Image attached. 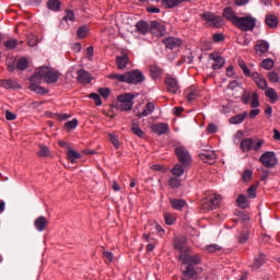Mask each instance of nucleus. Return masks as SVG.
<instances>
[{
  "instance_id": "f257e3e1",
  "label": "nucleus",
  "mask_w": 280,
  "mask_h": 280,
  "mask_svg": "<svg viewBox=\"0 0 280 280\" xmlns=\"http://www.w3.org/2000/svg\"><path fill=\"white\" fill-rule=\"evenodd\" d=\"M60 78V72L57 70L50 68V67H39L35 73L30 79V91H33V93H36L37 95H47L49 93V90L40 86L43 80L46 82V84H56Z\"/></svg>"
},
{
  "instance_id": "f03ea898",
  "label": "nucleus",
  "mask_w": 280,
  "mask_h": 280,
  "mask_svg": "<svg viewBox=\"0 0 280 280\" xmlns=\"http://www.w3.org/2000/svg\"><path fill=\"white\" fill-rule=\"evenodd\" d=\"M234 25L238 30H242V32H253V30H255L257 26V19L250 15L238 18L236 24Z\"/></svg>"
},
{
  "instance_id": "7ed1b4c3",
  "label": "nucleus",
  "mask_w": 280,
  "mask_h": 280,
  "mask_svg": "<svg viewBox=\"0 0 280 280\" xmlns=\"http://www.w3.org/2000/svg\"><path fill=\"white\" fill-rule=\"evenodd\" d=\"M135 96L132 94H122L117 97L116 108L121 112L132 110Z\"/></svg>"
},
{
  "instance_id": "20e7f679",
  "label": "nucleus",
  "mask_w": 280,
  "mask_h": 280,
  "mask_svg": "<svg viewBox=\"0 0 280 280\" xmlns=\"http://www.w3.org/2000/svg\"><path fill=\"white\" fill-rule=\"evenodd\" d=\"M259 162L264 167L271 170L272 167H277L279 160L277 159V154L272 151H267L262 153L259 158Z\"/></svg>"
},
{
  "instance_id": "39448f33",
  "label": "nucleus",
  "mask_w": 280,
  "mask_h": 280,
  "mask_svg": "<svg viewBox=\"0 0 280 280\" xmlns=\"http://www.w3.org/2000/svg\"><path fill=\"white\" fill-rule=\"evenodd\" d=\"M261 145H264V140H258L257 143H255L252 138H246L241 142V150L243 152H250V150L259 152Z\"/></svg>"
},
{
  "instance_id": "423d86ee",
  "label": "nucleus",
  "mask_w": 280,
  "mask_h": 280,
  "mask_svg": "<svg viewBox=\"0 0 280 280\" xmlns=\"http://www.w3.org/2000/svg\"><path fill=\"white\" fill-rule=\"evenodd\" d=\"M145 81V77L139 70H131L126 72L125 82L127 84H141V82Z\"/></svg>"
},
{
  "instance_id": "0eeeda50",
  "label": "nucleus",
  "mask_w": 280,
  "mask_h": 280,
  "mask_svg": "<svg viewBox=\"0 0 280 280\" xmlns=\"http://www.w3.org/2000/svg\"><path fill=\"white\" fill-rule=\"evenodd\" d=\"M175 153L179 163H182L184 167H187V165L191 163V154H189V151L185 147L179 145L175 148Z\"/></svg>"
},
{
  "instance_id": "6e6552de",
  "label": "nucleus",
  "mask_w": 280,
  "mask_h": 280,
  "mask_svg": "<svg viewBox=\"0 0 280 280\" xmlns=\"http://www.w3.org/2000/svg\"><path fill=\"white\" fill-rule=\"evenodd\" d=\"M179 261H182V266H198L200 264L201 258L198 255H189L187 252H182L178 257Z\"/></svg>"
},
{
  "instance_id": "1a4fd4ad",
  "label": "nucleus",
  "mask_w": 280,
  "mask_h": 280,
  "mask_svg": "<svg viewBox=\"0 0 280 280\" xmlns=\"http://www.w3.org/2000/svg\"><path fill=\"white\" fill-rule=\"evenodd\" d=\"M222 197L220 195H211L207 201H203L201 207L203 211H213L217 207H220Z\"/></svg>"
},
{
  "instance_id": "9d476101",
  "label": "nucleus",
  "mask_w": 280,
  "mask_h": 280,
  "mask_svg": "<svg viewBox=\"0 0 280 280\" xmlns=\"http://www.w3.org/2000/svg\"><path fill=\"white\" fill-rule=\"evenodd\" d=\"M209 60L212 62V69L213 71H218V69H222L224 67L226 60L220 52H212L209 55Z\"/></svg>"
},
{
  "instance_id": "9b49d317",
  "label": "nucleus",
  "mask_w": 280,
  "mask_h": 280,
  "mask_svg": "<svg viewBox=\"0 0 280 280\" xmlns=\"http://www.w3.org/2000/svg\"><path fill=\"white\" fill-rule=\"evenodd\" d=\"M187 246V236L185 235H179V236H175L173 240V248H175V250L179 252V255L182 253H185V248Z\"/></svg>"
},
{
  "instance_id": "f8f14e48",
  "label": "nucleus",
  "mask_w": 280,
  "mask_h": 280,
  "mask_svg": "<svg viewBox=\"0 0 280 280\" xmlns=\"http://www.w3.org/2000/svg\"><path fill=\"white\" fill-rule=\"evenodd\" d=\"M162 43L165 45L166 49L171 50L178 49V47L183 45V40L176 37H166L162 40Z\"/></svg>"
},
{
  "instance_id": "ddd939ff",
  "label": "nucleus",
  "mask_w": 280,
  "mask_h": 280,
  "mask_svg": "<svg viewBox=\"0 0 280 280\" xmlns=\"http://www.w3.org/2000/svg\"><path fill=\"white\" fill-rule=\"evenodd\" d=\"M249 78L254 80L256 86L261 91H266V89H268V81H266V78L261 77L258 72H253Z\"/></svg>"
},
{
  "instance_id": "4468645a",
  "label": "nucleus",
  "mask_w": 280,
  "mask_h": 280,
  "mask_svg": "<svg viewBox=\"0 0 280 280\" xmlns=\"http://www.w3.org/2000/svg\"><path fill=\"white\" fill-rule=\"evenodd\" d=\"M150 30L152 34H155V36H165L167 34V28H165V25L159 23L158 21H152Z\"/></svg>"
},
{
  "instance_id": "2eb2a0df",
  "label": "nucleus",
  "mask_w": 280,
  "mask_h": 280,
  "mask_svg": "<svg viewBox=\"0 0 280 280\" xmlns=\"http://www.w3.org/2000/svg\"><path fill=\"white\" fill-rule=\"evenodd\" d=\"M182 275L186 279H198V271H196V267L191 265H183Z\"/></svg>"
},
{
  "instance_id": "dca6fc26",
  "label": "nucleus",
  "mask_w": 280,
  "mask_h": 280,
  "mask_svg": "<svg viewBox=\"0 0 280 280\" xmlns=\"http://www.w3.org/2000/svg\"><path fill=\"white\" fill-rule=\"evenodd\" d=\"M222 14L223 18L226 19V21H230L232 25H235L240 19V16H236L235 11L231 7L224 8Z\"/></svg>"
},
{
  "instance_id": "f3484780",
  "label": "nucleus",
  "mask_w": 280,
  "mask_h": 280,
  "mask_svg": "<svg viewBox=\"0 0 280 280\" xmlns=\"http://www.w3.org/2000/svg\"><path fill=\"white\" fill-rule=\"evenodd\" d=\"M270 49V44L264 39H259L256 42L255 51L258 56H264V54L268 52Z\"/></svg>"
},
{
  "instance_id": "a211bd4d",
  "label": "nucleus",
  "mask_w": 280,
  "mask_h": 280,
  "mask_svg": "<svg viewBox=\"0 0 280 280\" xmlns=\"http://www.w3.org/2000/svg\"><path fill=\"white\" fill-rule=\"evenodd\" d=\"M199 159L203 161V163H208V165H213L215 163V152L213 151H205L199 154Z\"/></svg>"
},
{
  "instance_id": "6ab92c4d",
  "label": "nucleus",
  "mask_w": 280,
  "mask_h": 280,
  "mask_svg": "<svg viewBox=\"0 0 280 280\" xmlns=\"http://www.w3.org/2000/svg\"><path fill=\"white\" fill-rule=\"evenodd\" d=\"M165 85L168 93H178V81L172 77H166Z\"/></svg>"
},
{
  "instance_id": "aec40b11",
  "label": "nucleus",
  "mask_w": 280,
  "mask_h": 280,
  "mask_svg": "<svg viewBox=\"0 0 280 280\" xmlns=\"http://www.w3.org/2000/svg\"><path fill=\"white\" fill-rule=\"evenodd\" d=\"M77 73H78L77 80H78L79 84H90L91 83V80H92L91 73H89L86 70L81 69Z\"/></svg>"
},
{
  "instance_id": "412c9836",
  "label": "nucleus",
  "mask_w": 280,
  "mask_h": 280,
  "mask_svg": "<svg viewBox=\"0 0 280 280\" xmlns=\"http://www.w3.org/2000/svg\"><path fill=\"white\" fill-rule=\"evenodd\" d=\"M151 130L155 135H160V136L165 135L167 132V130H170V125H167L165 122L154 124L151 126Z\"/></svg>"
},
{
  "instance_id": "4be33fe9",
  "label": "nucleus",
  "mask_w": 280,
  "mask_h": 280,
  "mask_svg": "<svg viewBox=\"0 0 280 280\" xmlns=\"http://www.w3.org/2000/svg\"><path fill=\"white\" fill-rule=\"evenodd\" d=\"M49 224V221L45 217H38L34 221V226L37 231L43 232L45 229H47V225Z\"/></svg>"
},
{
  "instance_id": "5701e85b",
  "label": "nucleus",
  "mask_w": 280,
  "mask_h": 280,
  "mask_svg": "<svg viewBox=\"0 0 280 280\" xmlns=\"http://www.w3.org/2000/svg\"><path fill=\"white\" fill-rule=\"evenodd\" d=\"M129 61H130V58L126 54H124L122 56L116 57V65H117V68L120 70L126 69V67H128Z\"/></svg>"
},
{
  "instance_id": "b1692460",
  "label": "nucleus",
  "mask_w": 280,
  "mask_h": 280,
  "mask_svg": "<svg viewBox=\"0 0 280 280\" xmlns=\"http://www.w3.org/2000/svg\"><path fill=\"white\" fill-rule=\"evenodd\" d=\"M154 103H147L144 109L141 113H138L137 117H139V119H141V117H148L154 113Z\"/></svg>"
},
{
  "instance_id": "393cba45",
  "label": "nucleus",
  "mask_w": 280,
  "mask_h": 280,
  "mask_svg": "<svg viewBox=\"0 0 280 280\" xmlns=\"http://www.w3.org/2000/svg\"><path fill=\"white\" fill-rule=\"evenodd\" d=\"M266 264V254L259 253V255L255 258L254 264L252 265V268L254 270H259L260 266H264Z\"/></svg>"
},
{
  "instance_id": "a878e982",
  "label": "nucleus",
  "mask_w": 280,
  "mask_h": 280,
  "mask_svg": "<svg viewBox=\"0 0 280 280\" xmlns=\"http://www.w3.org/2000/svg\"><path fill=\"white\" fill-rule=\"evenodd\" d=\"M0 86H3V89H21V85L14 81V80H0Z\"/></svg>"
},
{
  "instance_id": "bb28decb",
  "label": "nucleus",
  "mask_w": 280,
  "mask_h": 280,
  "mask_svg": "<svg viewBox=\"0 0 280 280\" xmlns=\"http://www.w3.org/2000/svg\"><path fill=\"white\" fill-rule=\"evenodd\" d=\"M265 95H266V97H268L270 100L271 104L279 102V95L277 94V91H275V89H272V88H268L265 91Z\"/></svg>"
},
{
  "instance_id": "cd10ccee",
  "label": "nucleus",
  "mask_w": 280,
  "mask_h": 280,
  "mask_svg": "<svg viewBox=\"0 0 280 280\" xmlns=\"http://www.w3.org/2000/svg\"><path fill=\"white\" fill-rule=\"evenodd\" d=\"M136 27L139 34H148V32L150 31V25H148V22L145 21H139L136 24Z\"/></svg>"
},
{
  "instance_id": "c85d7f7f",
  "label": "nucleus",
  "mask_w": 280,
  "mask_h": 280,
  "mask_svg": "<svg viewBox=\"0 0 280 280\" xmlns=\"http://www.w3.org/2000/svg\"><path fill=\"white\" fill-rule=\"evenodd\" d=\"M67 156H68V161H70V163H75L77 159H82V155H80V153H78V151L73 150L72 148H70L67 151Z\"/></svg>"
},
{
  "instance_id": "c756f323",
  "label": "nucleus",
  "mask_w": 280,
  "mask_h": 280,
  "mask_svg": "<svg viewBox=\"0 0 280 280\" xmlns=\"http://www.w3.org/2000/svg\"><path fill=\"white\" fill-rule=\"evenodd\" d=\"M246 117H248V113L244 112L234 117H231L230 124H234V125L242 124L244 121V119H246Z\"/></svg>"
},
{
  "instance_id": "7c9ffc66",
  "label": "nucleus",
  "mask_w": 280,
  "mask_h": 280,
  "mask_svg": "<svg viewBox=\"0 0 280 280\" xmlns=\"http://www.w3.org/2000/svg\"><path fill=\"white\" fill-rule=\"evenodd\" d=\"M171 205L173 209H176L177 211H182L183 208H185V205H187V201L184 199H173L171 200Z\"/></svg>"
},
{
  "instance_id": "2f4dec72",
  "label": "nucleus",
  "mask_w": 280,
  "mask_h": 280,
  "mask_svg": "<svg viewBox=\"0 0 280 280\" xmlns=\"http://www.w3.org/2000/svg\"><path fill=\"white\" fill-rule=\"evenodd\" d=\"M265 21L268 27L271 28H275L279 25V20L275 15H267Z\"/></svg>"
},
{
  "instance_id": "473e14b6",
  "label": "nucleus",
  "mask_w": 280,
  "mask_h": 280,
  "mask_svg": "<svg viewBox=\"0 0 280 280\" xmlns=\"http://www.w3.org/2000/svg\"><path fill=\"white\" fill-rule=\"evenodd\" d=\"M185 0H162V5L164 8H176V5H180Z\"/></svg>"
},
{
  "instance_id": "72a5a7b5",
  "label": "nucleus",
  "mask_w": 280,
  "mask_h": 280,
  "mask_svg": "<svg viewBox=\"0 0 280 280\" xmlns=\"http://www.w3.org/2000/svg\"><path fill=\"white\" fill-rule=\"evenodd\" d=\"M237 207L241 209H247L248 208V199L245 197V195H240L236 199Z\"/></svg>"
},
{
  "instance_id": "f704fd0d",
  "label": "nucleus",
  "mask_w": 280,
  "mask_h": 280,
  "mask_svg": "<svg viewBox=\"0 0 280 280\" xmlns=\"http://www.w3.org/2000/svg\"><path fill=\"white\" fill-rule=\"evenodd\" d=\"M51 155V151L45 144H39V151L37 152V156L47 158Z\"/></svg>"
},
{
  "instance_id": "c9c22d12",
  "label": "nucleus",
  "mask_w": 280,
  "mask_h": 280,
  "mask_svg": "<svg viewBox=\"0 0 280 280\" xmlns=\"http://www.w3.org/2000/svg\"><path fill=\"white\" fill-rule=\"evenodd\" d=\"M150 73H151V78H153V80H156V79L161 78L163 70H161V68H159L158 66H151Z\"/></svg>"
},
{
  "instance_id": "e433bc0d",
  "label": "nucleus",
  "mask_w": 280,
  "mask_h": 280,
  "mask_svg": "<svg viewBox=\"0 0 280 280\" xmlns=\"http://www.w3.org/2000/svg\"><path fill=\"white\" fill-rule=\"evenodd\" d=\"M237 65L240 67V69H242L244 75H246L247 78H250V69H248V67L246 66V61H244L243 59H238L237 60Z\"/></svg>"
},
{
  "instance_id": "4c0bfd02",
  "label": "nucleus",
  "mask_w": 280,
  "mask_h": 280,
  "mask_svg": "<svg viewBox=\"0 0 280 280\" xmlns=\"http://www.w3.org/2000/svg\"><path fill=\"white\" fill-rule=\"evenodd\" d=\"M47 8L54 12H58V10H60V0H49L47 2Z\"/></svg>"
},
{
  "instance_id": "58836bf2",
  "label": "nucleus",
  "mask_w": 280,
  "mask_h": 280,
  "mask_svg": "<svg viewBox=\"0 0 280 280\" xmlns=\"http://www.w3.org/2000/svg\"><path fill=\"white\" fill-rule=\"evenodd\" d=\"M262 69H266V71H271V69H275V60L268 58L262 60L261 62Z\"/></svg>"
},
{
  "instance_id": "ea45409f",
  "label": "nucleus",
  "mask_w": 280,
  "mask_h": 280,
  "mask_svg": "<svg viewBox=\"0 0 280 280\" xmlns=\"http://www.w3.org/2000/svg\"><path fill=\"white\" fill-rule=\"evenodd\" d=\"M131 132H133L136 137H139L140 139H143V137H145V132H143V129L139 127V125H132Z\"/></svg>"
},
{
  "instance_id": "a19ab883",
  "label": "nucleus",
  "mask_w": 280,
  "mask_h": 280,
  "mask_svg": "<svg viewBox=\"0 0 280 280\" xmlns=\"http://www.w3.org/2000/svg\"><path fill=\"white\" fill-rule=\"evenodd\" d=\"M27 67H30V62L27 61V59H25V58L19 59L16 69H19L20 71H25V69H27Z\"/></svg>"
},
{
  "instance_id": "79ce46f5",
  "label": "nucleus",
  "mask_w": 280,
  "mask_h": 280,
  "mask_svg": "<svg viewBox=\"0 0 280 280\" xmlns=\"http://www.w3.org/2000/svg\"><path fill=\"white\" fill-rule=\"evenodd\" d=\"M174 176H183L185 174V168L180 164H176L171 171Z\"/></svg>"
},
{
  "instance_id": "37998d69",
  "label": "nucleus",
  "mask_w": 280,
  "mask_h": 280,
  "mask_svg": "<svg viewBox=\"0 0 280 280\" xmlns=\"http://www.w3.org/2000/svg\"><path fill=\"white\" fill-rule=\"evenodd\" d=\"M109 80H117V82H126V72L120 73H112L108 75Z\"/></svg>"
},
{
  "instance_id": "c03bdc74",
  "label": "nucleus",
  "mask_w": 280,
  "mask_h": 280,
  "mask_svg": "<svg viewBox=\"0 0 280 280\" xmlns=\"http://www.w3.org/2000/svg\"><path fill=\"white\" fill-rule=\"evenodd\" d=\"M249 232L248 230H243L241 234L238 235V243L240 244H246L248 242Z\"/></svg>"
},
{
  "instance_id": "a18cd8bd",
  "label": "nucleus",
  "mask_w": 280,
  "mask_h": 280,
  "mask_svg": "<svg viewBox=\"0 0 280 280\" xmlns=\"http://www.w3.org/2000/svg\"><path fill=\"white\" fill-rule=\"evenodd\" d=\"M27 43L30 47H36L38 45V35L30 34L27 36Z\"/></svg>"
},
{
  "instance_id": "49530a36",
  "label": "nucleus",
  "mask_w": 280,
  "mask_h": 280,
  "mask_svg": "<svg viewBox=\"0 0 280 280\" xmlns=\"http://www.w3.org/2000/svg\"><path fill=\"white\" fill-rule=\"evenodd\" d=\"M79 38H86L89 36V28L86 26H80L77 32Z\"/></svg>"
},
{
  "instance_id": "de8ad7c7",
  "label": "nucleus",
  "mask_w": 280,
  "mask_h": 280,
  "mask_svg": "<svg viewBox=\"0 0 280 280\" xmlns=\"http://www.w3.org/2000/svg\"><path fill=\"white\" fill-rule=\"evenodd\" d=\"M168 185L172 189H178V187H180V179L176 177H171L168 179Z\"/></svg>"
},
{
  "instance_id": "09e8293b",
  "label": "nucleus",
  "mask_w": 280,
  "mask_h": 280,
  "mask_svg": "<svg viewBox=\"0 0 280 280\" xmlns=\"http://www.w3.org/2000/svg\"><path fill=\"white\" fill-rule=\"evenodd\" d=\"M252 108H259V95L257 92H254L252 95V103H250Z\"/></svg>"
},
{
  "instance_id": "8fccbe9b",
  "label": "nucleus",
  "mask_w": 280,
  "mask_h": 280,
  "mask_svg": "<svg viewBox=\"0 0 280 280\" xmlns=\"http://www.w3.org/2000/svg\"><path fill=\"white\" fill-rule=\"evenodd\" d=\"M164 221H165V224H167L168 226H172V224L176 222V218H174V214L172 213H165Z\"/></svg>"
},
{
  "instance_id": "3c124183",
  "label": "nucleus",
  "mask_w": 280,
  "mask_h": 280,
  "mask_svg": "<svg viewBox=\"0 0 280 280\" xmlns=\"http://www.w3.org/2000/svg\"><path fill=\"white\" fill-rule=\"evenodd\" d=\"M197 97H199V94L196 90H190L186 94V100H188V102H194V100H196Z\"/></svg>"
},
{
  "instance_id": "603ef678",
  "label": "nucleus",
  "mask_w": 280,
  "mask_h": 280,
  "mask_svg": "<svg viewBox=\"0 0 280 280\" xmlns=\"http://www.w3.org/2000/svg\"><path fill=\"white\" fill-rule=\"evenodd\" d=\"M267 78L269 82H272L273 84H277L279 82V74L275 71H271L267 74Z\"/></svg>"
},
{
  "instance_id": "864d4df0",
  "label": "nucleus",
  "mask_w": 280,
  "mask_h": 280,
  "mask_svg": "<svg viewBox=\"0 0 280 280\" xmlns=\"http://www.w3.org/2000/svg\"><path fill=\"white\" fill-rule=\"evenodd\" d=\"M62 20L66 21V23H69V21H75V13L71 10H67Z\"/></svg>"
},
{
  "instance_id": "5fc2aeb1",
  "label": "nucleus",
  "mask_w": 280,
  "mask_h": 280,
  "mask_svg": "<svg viewBox=\"0 0 280 280\" xmlns=\"http://www.w3.org/2000/svg\"><path fill=\"white\" fill-rule=\"evenodd\" d=\"M243 182L244 183H249V180L253 179V171L250 170H245L243 175H242Z\"/></svg>"
},
{
  "instance_id": "6e6d98bb",
  "label": "nucleus",
  "mask_w": 280,
  "mask_h": 280,
  "mask_svg": "<svg viewBox=\"0 0 280 280\" xmlns=\"http://www.w3.org/2000/svg\"><path fill=\"white\" fill-rule=\"evenodd\" d=\"M66 130H73L74 128H78V119H72L65 124Z\"/></svg>"
},
{
  "instance_id": "4d7b16f0",
  "label": "nucleus",
  "mask_w": 280,
  "mask_h": 280,
  "mask_svg": "<svg viewBox=\"0 0 280 280\" xmlns=\"http://www.w3.org/2000/svg\"><path fill=\"white\" fill-rule=\"evenodd\" d=\"M18 44H19V42L16 39L11 38V39L4 42V47H7V49H14Z\"/></svg>"
},
{
  "instance_id": "13d9d810",
  "label": "nucleus",
  "mask_w": 280,
  "mask_h": 280,
  "mask_svg": "<svg viewBox=\"0 0 280 280\" xmlns=\"http://www.w3.org/2000/svg\"><path fill=\"white\" fill-rule=\"evenodd\" d=\"M248 198H256L257 197V186L252 185L247 189Z\"/></svg>"
},
{
  "instance_id": "bf43d9fd",
  "label": "nucleus",
  "mask_w": 280,
  "mask_h": 280,
  "mask_svg": "<svg viewBox=\"0 0 280 280\" xmlns=\"http://www.w3.org/2000/svg\"><path fill=\"white\" fill-rule=\"evenodd\" d=\"M222 247L218 244H210L206 247L207 253H217V250H221Z\"/></svg>"
},
{
  "instance_id": "052dcab7",
  "label": "nucleus",
  "mask_w": 280,
  "mask_h": 280,
  "mask_svg": "<svg viewBox=\"0 0 280 280\" xmlns=\"http://www.w3.org/2000/svg\"><path fill=\"white\" fill-rule=\"evenodd\" d=\"M109 139H110L114 148H116V150H119V138L113 133H109Z\"/></svg>"
},
{
  "instance_id": "680f3d73",
  "label": "nucleus",
  "mask_w": 280,
  "mask_h": 280,
  "mask_svg": "<svg viewBox=\"0 0 280 280\" xmlns=\"http://www.w3.org/2000/svg\"><path fill=\"white\" fill-rule=\"evenodd\" d=\"M98 93H100V95H102V97H104L106 100L110 95V89H108V88H101V89H98Z\"/></svg>"
},
{
  "instance_id": "e2e57ef3",
  "label": "nucleus",
  "mask_w": 280,
  "mask_h": 280,
  "mask_svg": "<svg viewBox=\"0 0 280 280\" xmlns=\"http://www.w3.org/2000/svg\"><path fill=\"white\" fill-rule=\"evenodd\" d=\"M103 257H104L106 264H112V261L114 259L113 253L106 252V250L103 252Z\"/></svg>"
},
{
  "instance_id": "0e129e2a",
  "label": "nucleus",
  "mask_w": 280,
  "mask_h": 280,
  "mask_svg": "<svg viewBox=\"0 0 280 280\" xmlns=\"http://www.w3.org/2000/svg\"><path fill=\"white\" fill-rule=\"evenodd\" d=\"M90 98L94 101L96 106H102V98L100 97L98 94L92 93V94H90Z\"/></svg>"
},
{
  "instance_id": "69168bd1",
  "label": "nucleus",
  "mask_w": 280,
  "mask_h": 280,
  "mask_svg": "<svg viewBox=\"0 0 280 280\" xmlns=\"http://www.w3.org/2000/svg\"><path fill=\"white\" fill-rule=\"evenodd\" d=\"M214 43H222L224 40V35L222 33H217L212 36Z\"/></svg>"
},
{
  "instance_id": "338daca9",
  "label": "nucleus",
  "mask_w": 280,
  "mask_h": 280,
  "mask_svg": "<svg viewBox=\"0 0 280 280\" xmlns=\"http://www.w3.org/2000/svg\"><path fill=\"white\" fill-rule=\"evenodd\" d=\"M208 135H215L218 132V126L210 124L207 128Z\"/></svg>"
},
{
  "instance_id": "774afa93",
  "label": "nucleus",
  "mask_w": 280,
  "mask_h": 280,
  "mask_svg": "<svg viewBox=\"0 0 280 280\" xmlns=\"http://www.w3.org/2000/svg\"><path fill=\"white\" fill-rule=\"evenodd\" d=\"M250 97H253V96L250 95V93L244 92L243 95H242V102H243V104H248V102H250Z\"/></svg>"
}]
</instances>
